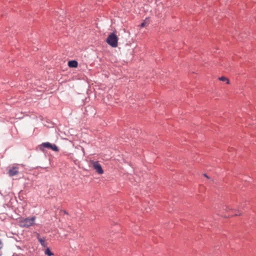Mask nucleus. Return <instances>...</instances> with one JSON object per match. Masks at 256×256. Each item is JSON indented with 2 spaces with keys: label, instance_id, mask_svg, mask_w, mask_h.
<instances>
[{
  "label": "nucleus",
  "instance_id": "f257e3e1",
  "mask_svg": "<svg viewBox=\"0 0 256 256\" xmlns=\"http://www.w3.org/2000/svg\"><path fill=\"white\" fill-rule=\"evenodd\" d=\"M36 218L34 216L31 218H20L18 220V224L22 228H28L34 224Z\"/></svg>",
  "mask_w": 256,
  "mask_h": 256
},
{
  "label": "nucleus",
  "instance_id": "f03ea898",
  "mask_svg": "<svg viewBox=\"0 0 256 256\" xmlns=\"http://www.w3.org/2000/svg\"><path fill=\"white\" fill-rule=\"evenodd\" d=\"M118 38L114 33L110 34L106 39L108 44L113 48H116L118 46Z\"/></svg>",
  "mask_w": 256,
  "mask_h": 256
},
{
  "label": "nucleus",
  "instance_id": "7ed1b4c3",
  "mask_svg": "<svg viewBox=\"0 0 256 256\" xmlns=\"http://www.w3.org/2000/svg\"><path fill=\"white\" fill-rule=\"evenodd\" d=\"M90 163L93 168L98 174H102L104 170L102 168V166L98 161L90 160Z\"/></svg>",
  "mask_w": 256,
  "mask_h": 256
},
{
  "label": "nucleus",
  "instance_id": "20e7f679",
  "mask_svg": "<svg viewBox=\"0 0 256 256\" xmlns=\"http://www.w3.org/2000/svg\"><path fill=\"white\" fill-rule=\"evenodd\" d=\"M8 173L10 176L17 175L18 174V168L16 166L12 167L9 170Z\"/></svg>",
  "mask_w": 256,
  "mask_h": 256
},
{
  "label": "nucleus",
  "instance_id": "39448f33",
  "mask_svg": "<svg viewBox=\"0 0 256 256\" xmlns=\"http://www.w3.org/2000/svg\"><path fill=\"white\" fill-rule=\"evenodd\" d=\"M38 242H40V244H41V245L43 246V247H44V248H46L47 247V242H46V240H45V239L44 238H42L40 236V235L38 234Z\"/></svg>",
  "mask_w": 256,
  "mask_h": 256
},
{
  "label": "nucleus",
  "instance_id": "423d86ee",
  "mask_svg": "<svg viewBox=\"0 0 256 256\" xmlns=\"http://www.w3.org/2000/svg\"><path fill=\"white\" fill-rule=\"evenodd\" d=\"M78 63L76 60H70L68 62V66L70 68H76L78 66Z\"/></svg>",
  "mask_w": 256,
  "mask_h": 256
},
{
  "label": "nucleus",
  "instance_id": "0eeeda50",
  "mask_svg": "<svg viewBox=\"0 0 256 256\" xmlns=\"http://www.w3.org/2000/svg\"><path fill=\"white\" fill-rule=\"evenodd\" d=\"M44 254H46V255H48V256H54V253H52L49 248L48 247H46V249L45 250H44Z\"/></svg>",
  "mask_w": 256,
  "mask_h": 256
},
{
  "label": "nucleus",
  "instance_id": "6e6552de",
  "mask_svg": "<svg viewBox=\"0 0 256 256\" xmlns=\"http://www.w3.org/2000/svg\"><path fill=\"white\" fill-rule=\"evenodd\" d=\"M52 145V144H51L50 143L48 142H44L42 144V146H43L44 147L47 148H48L50 149L51 148Z\"/></svg>",
  "mask_w": 256,
  "mask_h": 256
},
{
  "label": "nucleus",
  "instance_id": "1a4fd4ad",
  "mask_svg": "<svg viewBox=\"0 0 256 256\" xmlns=\"http://www.w3.org/2000/svg\"><path fill=\"white\" fill-rule=\"evenodd\" d=\"M218 79H219V80H220L221 81H223V82L226 81V82L227 84H228L230 82L228 79L226 77H224V76L220 77L218 78Z\"/></svg>",
  "mask_w": 256,
  "mask_h": 256
},
{
  "label": "nucleus",
  "instance_id": "9d476101",
  "mask_svg": "<svg viewBox=\"0 0 256 256\" xmlns=\"http://www.w3.org/2000/svg\"><path fill=\"white\" fill-rule=\"evenodd\" d=\"M50 149L52 150H54L55 152L58 151V148L56 144H52Z\"/></svg>",
  "mask_w": 256,
  "mask_h": 256
},
{
  "label": "nucleus",
  "instance_id": "9b49d317",
  "mask_svg": "<svg viewBox=\"0 0 256 256\" xmlns=\"http://www.w3.org/2000/svg\"><path fill=\"white\" fill-rule=\"evenodd\" d=\"M146 25V23L144 22H143L141 24V26L142 27H144Z\"/></svg>",
  "mask_w": 256,
  "mask_h": 256
},
{
  "label": "nucleus",
  "instance_id": "f8f14e48",
  "mask_svg": "<svg viewBox=\"0 0 256 256\" xmlns=\"http://www.w3.org/2000/svg\"><path fill=\"white\" fill-rule=\"evenodd\" d=\"M2 248V242L0 240V250Z\"/></svg>",
  "mask_w": 256,
  "mask_h": 256
},
{
  "label": "nucleus",
  "instance_id": "ddd939ff",
  "mask_svg": "<svg viewBox=\"0 0 256 256\" xmlns=\"http://www.w3.org/2000/svg\"><path fill=\"white\" fill-rule=\"evenodd\" d=\"M240 214H241V213H240V212H238V214H235V215H236V216H238V215H239V216H240Z\"/></svg>",
  "mask_w": 256,
  "mask_h": 256
},
{
  "label": "nucleus",
  "instance_id": "4468645a",
  "mask_svg": "<svg viewBox=\"0 0 256 256\" xmlns=\"http://www.w3.org/2000/svg\"><path fill=\"white\" fill-rule=\"evenodd\" d=\"M204 176L208 178V176L206 174H204Z\"/></svg>",
  "mask_w": 256,
  "mask_h": 256
}]
</instances>
